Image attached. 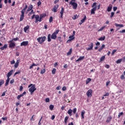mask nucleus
Returning <instances> with one entry per match:
<instances>
[{"instance_id":"obj_1","label":"nucleus","mask_w":125,"mask_h":125,"mask_svg":"<svg viewBox=\"0 0 125 125\" xmlns=\"http://www.w3.org/2000/svg\"><path fill=\"white\" fill-rule=\"evenodd\" d=\"M58 33H59V30H56L52 35L50 34H49L47 36L48 42H50L52 40H56L57 39V35H58Z\"/></svg>"},{"instance_id":"obj_2","label":"nucleus","mask_w":125,"mask_h":125,"mask_svg":"<svg viewBox=\"0 0 125 125\" xmlns=\"http://www.w3.org/2000/svg\"><path fill=\"white\" fill-rule=\"evenodd\" d=\"M92 8L91 10L90 14L92 15L93 14H95V12L96 11L97 9H100V4L97 6V2H95L92 5Z\"/></svg>"},{"instance_id":"obj_3","label":"nucleus","mask_w":125,"mask_h":125,"mask_svg":"<svg viewBox=\"0 0 125 125\" xmlns=\"http://www.w3.org/2000/svg\"><path fill=\"white\" fill-rule=\"evenodd\" d=\"M46 16V14H42L40 16L39 15H36L35 16V23H38V22H42V18H44Z\"/></svg>"},{"instance_id":"obj_4","label":"nucleus","mask_w":125,"mask_h":125,"mask_svg":"<svg viewBox=\"0 0 125 125\" xmlns=\"http://www.w3.org/2000/svg\"><path fill=\"white\" fill-rule=\"evenodd\" d=\"M28 87H30L28 89V91L29 92H30L31 95H33V93H34V92L37 90V88H36V84H30L28 85Z\"/></svg>"},{"instance_id":"obj_5","label":"nucleus","mask_w":125,"mask_h":125,"mask_svg":"<svg viewBox=\"0 0 125 125\" xmlns=\"http://www.w3.org/2000/svg\"><path fill=\"white\" fill-rule=\"evenodd\" d=\"M46 40V37L45 36L40 37L37 39V42L40 43V44H42Z\"/></svg>"},{"instance_id":"obj_6","label":"nucleus","mask_w":125,"mask_h":125,"mask_svg":"<svg viewBox=\"0 0 125 125\" xmlns=\"http://www.w3.org/2000/svg\"><path fill=\"white\" fill-rule=\"evenodd\" d=\"M26 8H24L21 11V15L20 16V21H23V19H24V14L25 13V11H26Z\"/></svg>"},{"instance_id":"obj_7","label":"nucleus","mask_w":125,"mask_h":125,"mask_svg":"<svg viewBox=\"0 0 125 125\" xmlns=\"http://www.w3.org/2000/svg\"><path fill=\"white\" fill-rule=\"evenodd\" d=\"M13 42V40H11L8 42L9 43V48H13V47H15V42Z\"/></svg>"},{"instance_id":"obj_8","label":"nucleus","mask_w":125,"mask_h":125,"mask_svg":"<svg viewBox=\"0 0 125 125\" xmlns=\"http://www.w3.org/2000/svg\"><path fill=\"white\" fill-rule=\"evenodd\" d=\"M69 4L72 5L73 9H77V8L78 7V3L75 2H70Z\"/></svg>"},{"instance_id":"obj_9","label":"nucleus","mask_w":125,"mask_h":125,"mask_svg":"<svg viewBox=\"0 0 125 125\" xmlns=\"http://www.w3.org/2000/svg\"><path fill=\"white\" fill-rule=\"evenodd\" d=\"M64 11H65V9L64 8V7H62L61 10L60 12V18H61L62 19H63V15L64 14Z\"/></svg>"},{"instance_id":"obj_10","label":"nucleus","mask_w":125,"mask_h":125,"mask_svg":"<svg viewBox=\"0 0 125 125\" xmlns=\"http://www.w3.org/2000/svg\"><path fill=\"white\" fill-rule=\"evenodd\" d=\"M88 47L86 48V50H92L93 49V43L91 42L88 45Z\"/></svg>"},{"instance_id":"obj_11","label":"nucleus","mask_w":125,"mask_h":125,"mask_svg":"<svg viewBox=\"0 0 125 125\" xmlns=\"http://www.w3.org/2000/svg\"><path fill=\"white\" fill-rule=\"evenodd\" d=\"M87 97H91L92 96V90L91 89H89L86 93Z\"/></svg>"},{"instance_id":"obj_12","label":"nucleus","mask_w":125,"mask_h":125,"mask_svg":"<svg viewBox=\"0 0 125 125\" xmlns=\"http://www.w3.org/2000/svg\"><path fill=\"white\" fill-rule=\"evenodd\" d=\"M29 44L28 41H23L21 43V46H27Z\"/></svg>"},{"instance_id":"obj_13","label":"nucleus","mask_w":125,"mask_h":125,"mask_svg":"<svg viewBox=\"0 0 125 125\" xmlns=\"http://www.w3.org/2000/svg\"><path fill=\"white\" fill-rule=\"evenodd\" d=\"M115 26H116V27H119V28H117V30H120V28H124V24H118L117 23H115Z\"/></svg>"},{"instance_id":"obj_14","label":"nucleus","mask_w":125,"mask_h":125,"mask_svg":"<svg viewBox=\"0 0 125 125\" xmlns=\"http://www.w3.org/2000/svg\"><path fill=\"white\" fill-rule=\"evenodd\" d=\"M59 7V5L57 4L54 6V8L52 10L53 11V12H57V9Z\"/></svg>"},{"instance_id":"obj_15","label":"nucleus","mask_w":125,"mask_h":125,"mask_svg":"<svg viewBox=\"0 0 125 125\" xmlns=\"http://www.w3.org/2000/svg\"><path fill=\"white\" fill-rule=\"evenodd\" d=\"M112 119H113V118L112 117V116H111V115L109 116L107 118V119L106 120V123H107V124H109V123H110V122H111L112 121Z\"/></svg>"},{"instance_id":"obj_16","label":"nucleus","mask_w":125,"mask_h":125,"mask_svg":"<svg viewBox=\"0 0 125 125\" xmlns=\"http://www.w3.org/2000/svg\"><path fill=\"white\" fill-rule=\"evenodd\" d=\"M112 8H113V5H112V4H109L107 7V11L108 12H110V11L112 10Z\"/></svg>"},{"instance_id":"obj_17","label":"nucleus","mask_w":125,"mask_h":125,"mask_svg":"<svg viewBox=\"0 0 125 125\" xmlns=\"http://www.w3.org/2000/svg\"><path fill=\"white\" fill-rule=\"evenodd\" d=\"M86 20V16H84L83 19L81 20L80 22L79 23L80 25H82L83 23L85 22V21Z\"/></svg>"},{"instance_id":"obj_18","label":"nucleus","mask_w":125,"mask_h":125,"mask_svg":"<svg viewBox=\"0 0 125 125\" xmlns=\"http://www.w3.org/2000/svg\"><path fill=\"white\" fill-rule=\"evenodd\" d=\"M13 73V70H11L10 71H9L7 74V79H10L9 77H10V76H11V75H12Z\"/></svg>"},{"instance_id":"obj_19","label":"nucleus","mask_w":125,"mask_h":125,"mask_svg":"<svg viewBox=\"0 0 125 125\" xmlns=\"http://www.w3.org/2000/svg\"><path fill=\"white\" fill-rule=\"evenodd\" d=\"M19 63H20V60H17L16 62L14 65L15 68H17L19 66Z\"/></svg>"},{"instance_id":"obj_20","label":"nucleus","mask_w":125,"mask_h":125,"mask_svg":"<svg viewBox=\"0 0 125 125\" xmlns=\"http://www.w3.org/2000/svg\"><path fill=\"white\" fill-rule=\"evenodd\" d=\"M31 10H33V5H30L29 7L28 8V9L26 11V13H28L29 11H31Z\"/></svg>"},{"instance_id":"obj_21","label":"nucleus","mask_w":125,"mask_h":125,"mask_svg":"<svg viewBox=\"0 0 125 125\" xmlns=\"http://www.w3.org/2000/svg\"><path fill=\"white\" fill-rule=\"evenodd\" d=\"M29 28L30 26L29 25H27L26 26L24 27L23 28L24 32L25 33H27V31H28V30H29Z\"/></svg>"},{"instance_id":"obj_22","label":"nucleus","mask_w":125,"mask_h":125,"mask_svg":"<svg viewBox=\"0 0 125 125\" xmlns=\"http://www.w3.org/2000/svg\"><path fill=\"white\" fill-rule=\"evenodd\" d=\"M83 59H84V56L80 57V58L76 61V62H79V61L83 60Z\"/></svg>"},{"instance_id":"obj_23","label":"nucleus","mask_w":125,"mask_h":125,"mask_svg":"<svg viewBox=\"0 0 125 125\" xmlns=\"http://www.w3.org/2000/svg\"><path fill=\"white\" fill-rule=\"evenodd\" d=\"M85 113V111L84 110H83L81 112V119H84V114Z\"/></svg>"},{"instance_id":"obj_24","label":"nucleus","mask_w":125,"mask_h":125,"mask_svg":"<svg viewBox=\"0 0 125 125\" xmlns=\"http://www.w3.org/2000/svg\"><path fill=\"white\" fill-rule=\"evenodd\" d=\"M9 81H10V78H7L6 83H5V86H7L8 83H9Z\"/></svg>"},{"instance_id":"obj_25","label":"nucleus","mask_w":125,"mask_h":125,"mask_svg":"<svg viewBox=\"0 0 125 125\" xmlns=\"http://www.w3.org/2000/svg\"><path fill=\"white\" fill-rule=\"evenodd\" d=\"M104 47H105V44H103L102 46L98 49V51H99V52H101L102 49H103Z\"/></svg>"},{"instance_id":"obj_26","label":"nucleus","mask_w":125,"mask_h":125,"mask_svg":"<svg viewBox=\"0 0 125 125\" xmlns=\"http://www.w3.org/2000/svg\"><path fill=\"white\" fill-rule=\"evenodd\" d=\"M7 48V44H4L3 47H1L0 48V49L1 50H4V49H6Z\"/></svg>"},{"instance_id":"obj_27","label":"nucleus","mask_w":125,"mask_h":125,"mask_svg":"<svg viewBox=\"0 0 125 125\" xmlns=\"http://www.w3.org/2000/svg\"><path fill=\"white\" fill-rule=\"evenodd\" d=\"M72 113H73V110L71 109H69L67 111V113L68 114V115H69V116H72Z\"/></svg>"},{"instance_id":"obj_28","label":"nucleus","mask_w":125,"mask_h":125,"mask_svg":"<svg viewBox=\"0 0 125 125\" xmlns=\"http://www.w3.org/2000/svg\"><path fill=\"white\" fill-rule=\"evenodd\" d=\"M90 82H91V79L90 78H87L86 80V84H88Z\"/></svg>"},{"instance_id":"obj_29","label":"nucleus","mask_w":125,"mask_h":125,"mask_svg":"<svg viewBox=\"0 0 125 125\" xmlns=\"http://www.w3.org/2000/svg\"><path fill=\"white\" fill-rule=\"evenodd\" d=\"M105 37L104 36L103 37H101L99 38L98 41H105Z\"/></svg>"},{"instance_id":"obj_30","label":"nucleus","mask_w":125,"mask_h":125,"mask_svg":"<svg viewBox=\"0 0 125 125\" xmlns=\"http://www.w3.org/2000/svg\"><path fill=\"white\" fill-rule=\"evenodd\" d=\"M69 119V117L66 116L64 118V123L65 125H67V122L68 121V119Z\"/></svg>"},{"instance_id":"obj_31","label":"nucleus","mask_w":125,"mask_h":125,"mask_svg":"<svg viewBox=\"0 0 125 125\" xmlns=\"http://www.w3.org/2000/svg\"><path fill=\"white\" fill-rule=\"evenodd\" d=\"M39 64H36L35 63H32V64L29 67V69H33L34 66H38Z\"/></svg>"},{"instance_id":"obj_32","label":"nucleus","mask_w":125,"mask_h":125,"mask_svg":"<svg viewBox=\"0 0 125 125\" xmlns=\"http://www.w3.org/2000/svg\"><path fill=\"white\" fill-rule=\"evenodd\" d=\"M123 61V60L122 59H119L117 61H116V63L117 64H120Z\"/></svg>"},{"instance_id":"obj_33","label":"nucleus","mask_w":125,"mask_h":125,"mask_svg":"<svg viewBox=\"0 0 125 125\" xmlns=\"http://www.w3.org/2000/svg\"><path fill=\"white\" fill-rule=\"evenodd\" d=\"M4 83V80H0V87Z\"/></svg>"},{"instance_id":"obj_34","label":"nucleus","mask_w":125,"mask_h":125,"mask_svg":"<svg viewBox=\"0 0 125 125\" xmlns=\"http://www.w3.org/2000/svg\"><path fill=\"white\" fill-rule=\"evenodd\" d=\"M104 60H105V56H103L100 58V62H102V61H104Z\"/></svg>"},{"instance_id":"obj_35","label":"nucleus","mask_w":125,"mask_h":125,"mask_svg":"<svg viewBox=\"0 0 125 125\" xmlns=\"http://www.w3.org/2000/svg\"><path fill=\"white\" fill-rule=\"evenodd\" d=\"M124 115V112H122L119 113L118 118V119H120L121 118V116H123Z\"/></svg>"},{"instance_id":"obj_36","label":"nucleus","mask_w":125,"mask_h":125,"mask_svg":"<svg viewBox=\"0 0 125 125\" xmlns=\"http://www.w3.org/2000/svg\"><path fill=\"white\" fill-rule=\"evenodd\" d=\"M54 108V105L52 104H50L49 106V109L51 110V111H52L53 110V108Z\"/></svg>"},{"instance_id":"obj_37","label":"nucleus","mask_w":125,"mask_h":125,"mask_svg":"<svg viewBox=\"0 0 125 125\" xmlns=\"http://www.w3.org/2000/svg\"><path fill=\"white\" fill-rule=\"evenodd\" d=\"M69 39H70V40H71V41H73V40H75V37L71 35L69 37Z\"/></svg>"},{"instance_id":"obj_38","label":"nucleus","mask_w":125,"mask_h":125,"mask_svg":"<svg viewBox=\"0 0 125 125\" xmlns=\"http://www.w3.org/2000/svg\"><path fill=\"white\" fill-rule=\"evenodd\" d=\"M56 72V68H53V70H52V74L53 75H55Z\"/></svg>"},{"instance_id":"obj_39","label":"nucleus","mask_w":125,"mask_h":125,"mask_svg":"<svg viewBox=\"0 0 125 125\" xmlns=\"http://www.w3.org/2000/svg\"><path fill=\"white\" fill-rule=\"evenodd\" d=\"M21 73V71H20V70H19L18 71H17L14 74V77H15V76H16V75H18V74H20Z\"/></svg>"},{"instance_id":"obj_40","label":"nucleus","mask_w":125,"mask_h":125,"mask_svg":"<svg viewBox=\"0 0 125 125\" xmlns=\"http://www.w3.org/2000/svg\"><path fill=\"white\" fill-rule=\"evenodd\" d=\"M67 55H71L72 54V48H70L69 51L67 53Z\"/></svg>"},{"instance_id":"obj_41","label":"nucleus","mask_w":125,"mask_h":125,"mask_svg":"<svg viewBox=\"0 0 125 125\" xmlns=\"http://www.w3.org/2000/svg\"><path fill=\"white\" fill-rule=\"evenodd\" d=\"M45 73V69L41 70V74H42V75L43 74H44Z\"/></svg>"},{"instance_id":"obj_42","label":"nucleus","mask_w":125,"mask_h":125,"mask_svg":"<svg viewBox=\"0 0 125 125\" xmlns=\"http://www.w3.org/2000/svg\"><path fill=\"white\" fill-rule=\"evenodd\" d=\"M114 15H115V13L114 12H112L110 16V18H113V17H114Z\"/></svg>"},{"instance_id":"obj_43","label":"nucleus","mask_w":125,"mask_h":125,"mask_svg":"<svg viewBox=\"0 0 125 125\" xmlns=\"http://www.w3.org/2000/svg\"><path fill=\"white\" fill-rule=\"evenodd\" d=\"M30 11L31 12H29V13L28 14V16H31V15L33 14V13H34V10H31Z\"/></svg>"},{"instance_id":"obj_44","label":"nucleus","mask_w":125,"mask_h":125,"mask_svg":"<svg viewBox=\"0 0 125 125\" xmlns=\"http://www.w3.org/2000/svg\"><path fill=\"white\" fill-rule=\"evenodd\" d=\"M105 26H104L102 27L100 29H99V32H100L101 31H103V29H105Z\"/></svg>"},{"instance_id":"obj_45","label":"nucleus","mask_w":125,"mask_h":125,"mask_svg":"<svg viewBox=\"0 0 125 125\" xmlns=\"http://www.w3.org/2000/svg\"><path fill=\"white\" fill-rule=\"evenodd\" d=\"M53 21V18L52 17H50L49 21L50 23H51V22H52V21Z\"/></svg>"},{"instance_id":"obj_46","label":"nucleus","mask_w":125,"mask_h":125,"mask_svg":"<svg viewBox=\"0 0 125 125\" xmlns=\"http://www.w3.org/2000/svg\"><path fill=\"white\" fill-rule=\"evenodd\" d=\"M21 97H23L22 96V95L21 94V95H19L18 96H17V99H18V100H20V98H21Z\"/></svg>"},{"instance_id":"obj_47","label":"nucleus","mask_w":125,"mask_h":125,"mask_svg":"<svg viewBox=\"0 0 125 125\" xmlns=\"http://www.w3.org/2000/svg\"><path fill=\"white\" fill-rule=\"evenodd\" d=\"M73 114H76L77 113V108H74L73 110Z\"/></svg>"},{"instance_id":"obj_48","label":"nucleus","mask_w":125,"mask_h":125,"mask_svg":"<svg viewBox=\"0 0 125 125\" xmlns=\"http://www.w3.org/2000/svg\"><path fill=\"white\" fill-rule=\"evenodd\" d=\"M42 117H41L39 123H38V125H42V123H41V122H42Z\"/></svg>"},{"instance_id":"obj_49","label":"nucleus","mask_w":125,"mask_h":125,"mask_svg":"<svg viewBox=\"0 0 125 125\" xmlns=\"http://www.w3.org/2000/svg\"><path fill=\"white\" fill-rule=\"evenodd\" d=\"M19 40V38L18 37H17L16 38H13L12 41H14L15 42H17V41H18Z\"/></svg>"},{"instance_id":"obj_50","label":"nucleus","mask_w":125,"mask_h":125,"mask_svg":"<svg viewBox=\"0 0 125 125\" xmlns=\"http://www.w3.org/2000/svg\"><path fill=\"white\" fill-rule=\"evenodd\" d=\"M104 67L105 68H106V69H109L110 68V65H109V64H105Z\"/></svg>"},{"instance_id":"obj_51","label":"nucleus","mask_w":125,"mask_h":125,"mask_svg":"<svg viewBox=\"0 0 125 125\" xmlns=\"http://www.w3.org/2000/svg\"><path fill=\"white\" fill-rule=\"evenodd\" d=\"M67 88L66 87V86H63L62 88V90H63V91H65V90H66Z\"/></svg>"},{"instance_id":"obj_52","label":"nucleus","mask_w":125,"mask_h":125,"mask_svg":"<svg viewBox=\"0 0 125 125\" xmlns=\"http://www.w3.org/2000/svg\"><path fill=\"white\" fill-rule=\"evenodd\" d=\"M120 78H121V80H125V76L124 75H122L121 76Z\"/></svg>"},{"instance_id":"obj_53","label":"nucleus","mask_w":125,"mask_h":125,"mask_svg":"<svg viewBox=\"0 0 125 125\" xmlns=\"http://www.w3.org/2000/svg\"><path fill=\"white\" fill-rule=\"evenodd\" d=\"M19 90L20 91H22V90H23V86H20Z\"/></svg>"},{"instance_id":"obj_54","label":"nucleus","mask_w":125,"mask_h":125,"mask_svg":"<svg viewBox=\"0 0 125 125\" xmlns=\"http://www.w3.org/2000/svg\"><path fill=\"white\" fill-rule=\"evenodd\" d=\"M58 40L59 41V42H62V38L61 37H58Z\"/></svg>"},{"instance_id":"obj_55","label":"nucleus","mask_w":125,"mask_h":125,"mask_svg":"<svg viewBox=\"0 0 125 125\" xmlns=\"http://www.w3.org/2000/svg\"><path fill=\"white\" fill-rule=\"evenodd\" d=\"M1 120H3V121H6V120H7V117H2L1 118Z\"/></svg>"},{"instance_id":"obj_56","label":"nucleus","mask_w":125,"mask_h":125,"mask_svg":"<svg viewBox=\"0 0 125 125\" xmlns=\"http://www.w3.org/2000/svg\"><path fill=\"white\" fill-rule=\"evenodd\" d=\"M57 90H60V89H61V86H58L56 87Z\"/></svg>"},{"instance_id":"obj_57","label":"nucleus","mask_w":125,"mask_h":125,"mask_svg":"<svg viewBox=\"0 0 125 125\" xmlns=\"http://www.w3.org/2000/svg\"><path fill=\"white\" fill-rule=\"evenodd\" d=\"M41 4H42V2H41L40 1L38 2V3H37L38 6H40V5H41Z\"/></svg>"},{"instance_id":"obj_58","label":"nucleus","mask_w":125,"mask_h":125,"mask_svg":"<svg viewBox=\"0 0 125 125\" xmlns=\"http://www.w3.org/2000/svg\"><path fill=\"white\" fill-rule=\"evenodd\" d=\"M117 51V50H113L112 52V55H114L115 54V53Z\"/></svg>"},{"instance_id":"obj_59","label":"nucleus","mask_w":125,"mask_h":125,"mask_svg":"<svg viewBox=\"0 0 125 125\" xmlns=\"http://www.w3.org/2000/svg\"><path fill=\"white\" fill-rule=\"evenodd\" d=\"M96 45L97 46H99V45H100V42H97L96 43Z\"/></svg>"},{"instance_id":"obj_60","label":"nucleus","mask_w":125,"mask_h":125,"mask_svg":"<svg viewBox=\"0 0 125 125\" xmlns=\"http://www.w3.org/2000/svg\"><path fill=\"white\" fill-rule=\"evenodd\" d=\"M45 102H46V103L49 102V98H46Z\"/></svg>"},{"instance_id":"obj_61","label":"nucleus","mask_w":125,"mask_h":125,"mask_svg":"<svg viewBox=\"0 0 125 125\" xmlns=\"http://www.w3.org/2000/svg\"><path fill=\"white\" fill-rule=\"evenodd\" d=\"M109 94H110L107 92L104 95V96H109Z\"/></svg>"},{"instance_id":"obj_62","label":"nucleus","mask_w":125,"mask_h":125,"mask_svg":"<svg viewBox=\"0 0 125 125\" xmlns=\"http://www.w3.org/2000/svg\"><path fill=\"white\" fill-rule=\"evenodd\" d=\"M13 83H14V79H12L10 82V83H11V84Z\"/></svg>"},{"instance_id":"obj_63","label":"nucleus","mask_w":125,"mask_h":125,"mask_svg":"<svg viewBox=\"0 0 125 125\" xmlns=\"http://www.w3.org/2000/svg\"><path fill=\"white\" fill-rule=\"evenodd\" d=\"M117 9H118V7H113V11H116V10H117Z\"/></svg>"},{"instance_id":"obj_64","label":"nucleus","mask_w":125,"mask_h":125,"mask_svg":"<svg viewBox=\"0 0 125 125\" xmlns=\"http://www.w3.org/2000/svg\"><path fill=\"white\" fill-rule=\"evenodd\" d=\"M119 32H120V33H125V29H123L122 30H120L119 31Z\"/></svg>"}]
</instances>
